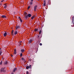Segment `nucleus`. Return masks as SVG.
<instances>
[{"instance_id": "obj_14", "label": "nucleus", "mask_w": 74, "mask_h": 74, "mask_svg": "<svg viewBox=\"0 0 74 74\" xmlns=\"http://www.w3.org/2000/svg\"><path fill=\"white\" fill-rule=\"evenodd\" d=\"M2 18H7V17L6 16H5V15H3L2 16Z\"/></svg>"}, {"instance_id": "obj_27", "label": "nucleus", "mask_w": 74, "mask_h": 74, "mask_svg": "<svg viewBox=\"0 0 74 74\" xmlns=\"http://www.w3.org/2000/svg\"><path fill=\"white\" fill-rule=\"evenodd\" d=\"M30 8V6H29L28 7V9L29 10V8Z\"/></svg>"}, {"instance_id": "obj_17", "label": "nucleus", "mask_w": 74, "mask_h": 74, "mask_svg": "<svg viewBox=\"0 0 74 74\" xmlns=\"http://www.w3.org/2000/svg\"><path fill=\"white\" fill-rule=\"evenodd\" d=\"M32 48H33L34 49H36V48H35V45H33L32 46Z\"/></svg>"}, {"instance_id": "obj_43", "label": "nucleus", "mask_w": 74, "mask_h": 74, "mask_svg": "<svg viewBox=\"0 0 74 74\" xmlns=\"http://www.w3.org/2000/svg\"><path fill=\"white\" fill-rule=\"evenodd\" d=\"M1 49V48L0 47V50Z\"/></svg>"}, {"instance_id": "obj_20", "label": "nucleus", "mask_w": 74, "mask_h": 74, "mask_svg": "<svg viewBox=\"0 0 74 74\" xmlns=\"http://www.w3.org/2000/svg\"><path fill=\"white\" fill-rule=\"evenodd\" d=\"M6 36H7V33L5 32L4 34V37H6Z\"/></svg>"}, {"instance_id": "obj_1", "label": "nucleus", "mask_w": 74, "mask_h": 74, "mask_svg": "<svg viewBox=\"0 0 74 74\" xmlns=\"http://www.w3.org/2000/svg\"><path fill=\"white\" fill-rule=\"evenodd\" d=\"M41 30H40L39 33V34L40 35H38L37 36L38 41L39 42H40L41 41V37H42V35L41 34H41Z\"/></svg>"}, {"instance_id": "obj_5", "label": "nucleus", "mask_w": 74, "mask_h": 74, "mask_svg": "<svg viewBox=\"0 0 74 74\" xmlns=\"http://www.w3.org/2000/svg\"><path fill=\"white\" fill-rule=\"evenodd\" d=\"M33 0H31V1L30 2L29 5L32 6L33 5Z\"/></svg>"}, {"instance_id": "obj_33", "label": "nucleus", "mask_w": 74, "mask_h": 74, "mask_svg": "<svg viewBox=\"0 0 74 74\" xmlns=\"http://www.w3.org/2000/svg\"><path fill=\"white\" fill-rule=\"evenodd\" d=\"M19 44H20V45H21L22 44V43H20V42H19Z\"/></svg>"}, {"instance_id": "obj_41", "label": "nucleus", "mask_w": 74, "mask_h": 74, "mask_svg": "<svg viewBox=\"0 0 74 74\" xmlns=\"http://www.w3.org/2000/svg\"><path fill=\"white\" fill-rule=\"evenodd\" d=\"M11 74H14V73H11Z\"/></svg>"}, {"instance_id": "obj_22", "label": "nucleus", "mask_w": 74, "mask_h": 74, "mask_svg": "<svg viewBox=\"0 0 74 74\" xmlns=\"http://www.w3.org/2000/svg\"><path fill=\"white\" fill-rule=\"evenodd\" d=\"M27 13L26 12H24V15H27Z\"/></svg>"}, {"instance_id": "obj_21", "label": "nucleus", "mask_w": 74, "mask_h": 74, "mask_svg": "<svg viewBox=\"0 0 74 74\" xmlns=\"http://www.w3.org/2000/svg\"><path fill=\"white\" fill-rule=\"evenodd\" d=\"M38 28H37V29H34V32H37V31H38Z\"/></svg>"}, {"instance_id": "obj_9", "label": "nucleus", "mask_w": 74, "mask_h": 74, "mask_svg": "<svg viewBox=\"0 0 74 74\" xmlns=\"http://www.w3.org/2000/svg\"><path fill=\"white\" fill-rule=\"evenodd\" d=\"M20 28H21V27H20V26H19V25L17 26L16 27V30H17V29H20Z\"/></svg>"}, {"instance_id": "obj_3", "label": "nucleus", "mask_w": 74, "mask_h": 74, "mask_svg": "<svg viewBox=\"0 0 74 74\" xmlns=\"http://www.w3.org/2000/svg\"><path fill=\"white\" fill-rule=\"evenodd\" d=\"M5 67L1 68V73H5Z\"/></svg>"}, {"instance_id": "obj_40", "label": "nucleus", "mask_w": 74, "mask_h": 74, "mask_svg": "<svg viewBox=\"0 0 74 74\" xmlns=\"http://www.w3.org/2000/svg\"><path fill=\"white\" fill-rule=\"evenodd\" d=\"M20 42L21 43H22V41H20Z\"/></svg>"}, {"instance_id": "obj_25", "label": "nucleus", "mask_w": 74, "mask_h": 74, "mask_svg": "<svg viewBox=\"0 0 74 74\" xmlns=\"http://www.w3.org/2000/svg\"><path fill=\"white\" fill-rule=\"evenodd\" d=\"M31 67H32V65H29V68L30 69H31Z\"/></svg>"}, {"instance_id": "obj_10", "label": "nucleus", "mask_w": 74, "mask_h": 74, "mask_svg": "<svg viewBox=\"0 0 74 74\" xmlns=\"http://www.w3.org/2000/svg\"><path fill=\"white\" fill-rule=\"evenodd\" d=\"M44 3H43V6H44V7H45V6H46V5H45L46 3H45V0H44Z\"/></svg>"}, {"instance_id": "obj_6", "label": "nucleus", "mask_w": 74, "mask_h": 74, "mask_svg": "<svg viewBox=\"0 0 74 74\" xmlns=\"http://www.w3.org/2000/svg\"><path fill=\"white\" fill-rule=\"evenodd\" d=\"M38 6L37 5H35L34 7V11H36V10H37V7Z\"/></svg>"}, {"instance_id": "obj_8", "label": "nucleus", "mask_w": 74, "mask_h": 74, "mask_svg": "<svg viewBox=\"0 0 74 74\" xmlns=\"http://www.w3.org/2000/svg\"><path fill=\"white\" fill-rule=\"evenodd\" d=\"M4 8L5 9L7 7V4L5 3L4 4Z\"/></svg>"}, {"instance_id": "obj_26", "label": "nucleus", "mask_w": 74, "mask_h": 74, "mask_svg": "<svg viewBox=\"0 0 74 74\" xmlns=\"http://www.w3.org/2000/svg\"><path fill=\"white\" fill-rule=\"evenodd\" d=\"M22 53H21L20 54V57H22Z\"/></svg>"}, {"instance_id": "obj_29", "label": "nucleus", "mask_w": 74, "mask_h": 74, "mask_svg": "<svg viewBox=\"0 0 74 74\" xmlns=\"http://www.w3.org/2000/svg\"><path fill=\"white\" fill-rule=\"evenodd\" d=\"M26 74H29V71H27Z\"/></svg>"}, {"instance_id": "obj_30", "label": "nucleus", "mask_w": 74, "mask_h": 74, "mask_svg": "<svg viewBox=\"0 0 74 74\" xmlns=\"http://www.w3.org/2000/svg\"><path fill=\"white\" fill-rule=\"evenodd\" d=\"M42 45V43H40V46H41Z\"/></svg>"}, {"instance_id": "obj_13", "label": "nucleus", "mask_w": 74, "mask_h": 74, "mask_svg": "<svg viewBox=\"0 0 74 74\" xmlns=\"http://www.w3.org/2000/svg\"><path fill=\"white\" fill-rule=\"evenodd\" d=\"M14 54L15 55L16 54V49H15L14 51Z\"/></svg>"}, {"instance_id": "obj_23", "label": "nucleus", "mask_w": 74, "mask_h": 74, "mask_svg": "<svg viewBox=\"0 0 74 74\" xmlns=\"http://www.w3.org/2000/svg\"><path fill=\"white\" fill-rule=\"evenodd\" d=\"M29 66H26V69H29Z\"/></svg>"}, {"instance_id": "obj_31", "label": "nucleus", "mask_w": 74, "mask_h": 74, "mask_svg": "<svg viewBox=\"0 0 74 74\" xmlns=\"http://www.w3.org/2000/svg\"><path fill=\"white\" fill-rule=\"evenodd\" d=\"M20 21H21V22H22V20L21 19L20 20Z\"/></svg>"}, {"instance_id": "obj_34", "label": "nucleus", "mask_w": 74, "mask_h": 74, "mask_svg": "<svg viewBox=\"0 0 74 74\" xmlns=\"http://www.w3.org/2000/svg\"><path fill=\"white\" fill-rule=\"evenodd\" d=\"M4 1V0H2L1 1V2H3Z\"/></svg>"}, {"instance_id": "obj_12", "label": "nucleus", "mask_w": 74, "mask_h": 74, "mask_svg": "<svg viewBox=\"0 0 74 74\" xmlns=\"http://www.w3.org/2000/svg\"><path fill=\"white\" fill-rule=\"evenodd\" d=\"M32 42H33V40L32 39H30L29 41V44H31Z\"/></svg>"}, {"instance_id": "obj_28", "label": "nucleus", "mask_w": 74, "mask_h": 74, "mask_svg": "<svg viewBox=\"0 0 74 74\" xmlns=\"http://www.w3.org/2000/svg\"><path fill=\"white\" fill-rule=\"evenodd\" d=\"M18 19H19V20H21V17H18Z\"/></svg>"}, {"instance_id": "obj_37", "label": "nucleus", "mask_w": 74, "mask_h": 74, "mask_svg": "<svg viewBox=\"0 0 74 74\" xmlns=\"http://www.w3.org/2000/svg\"><path fill=\"white\" fill-rule=\"evenodd\" d=\"M14 14H15V12H14Z\"/></svg>"}, {"instance_id": "obj_32", "label": "nucleus", "mask_w": 74, "mask_h": 74, "mask_svg": "<svg viewBox=\"0 0 74 74\" xmlns=\"http://www.w3.org/2000/svg\"><path fill=\"white\" fill-rule=\"evenodd\" d=\"M0 64H2V61H1L0 63Z\"/></svg>"}, {"instance_id": "obj_19", "label": "nucleus", "mask_w": 74, "mask_h": 74, "mask_svg": "<svg viewBox=\"0 0 74 74\" xmlns=\"http://www.w3.org/2000/svg\"><path fill=\"white\" fill-rule=\"evenodd\" d=\"M21 52L22 53H23V52H25V50L23 49H21Z\"/></svg>"}, {"instance_id": "obj_7", "label": "nucleus", "mask_w": 74, "mask_h": 74, "mask_svg": "<svg viewBox=\"0 0 74 74\" xmlns=\"http://www.w3.org/2000/svg\"><path fill=\"white\" fill-rule=\"evenodd\" d=\"M72 24H73V25H74V16L72 17Z\"/></svg>"}, {"instance_id": "obj_4", "label": "nucleus", "mask_w": 74, "mask_h": 74, "mask_svg": "<svg viewBox=\"0 0 74 74\" xmlns=\"http://www.w3.org/2000/svg\"><path fill=\"white\" fill-rule=\"evenodd\" d=\"M35 46V49H36V50H38V44H36V45H34Z\"/></svg>"}, {"instance_id": "obj_2", "label": "nucleus", "mask_w": 74, "mask_h": 74, "mask_svg": "<svg viewBox=\"0 0 74 74\" xmlns=\"http://www.w3.org/2000/svg\"><path fill=\"white\" fill-rule=\"evenodd\" d=\"M32 16V14H29L27 15H25L24 17V19L25 20H26L27 18H30Z\"/></svg>"}, {"instance_id": "obj_11", "label": "nucleus", "mask_w": 74, "mask_h": 74, "mask_svg": "<svg viewBox=\"0 0 74 74\" xmlns=\"http://www.w3.org/2000/svg\"><path fill=\"white\" fill-rule=\"evenodd\" d=\"M17 69L16 68H15L14 69L13 71V72H15V71H16V70H17Z\"/></svg>"}, {"instance_id": "obj_42", "label": "nucleus", "mask_w": 74, "mask_h": 74, "mask_svg": "<svg viewBox=\"0 0 74 74\" xmlns=\"http://www.w3.org/2000/svg\"><path fill=\"white\" fill-rule=\"evenodd\" d=\"M0 5H1V4L0 3Z\"/></svg>"}, {"instance_id": "obj_15", "label": "nucleus", "mask_w": 74, "mask_h": 74, "mask_svg": "<svg viewBox=\"0 0 74 74\" xmlns=\"http://www.w3.org/2000/svg\"><path fill=\"white\" fill-rule=\"evenodd\" d=\"M35 18V15H34L33 16H32L31 17L32 20H33L34 18Z\"/></svg>"}, {"instance_id": "obj_36", "label": "nucleus", "mask_w": 74, "mask_h": 74, "mask_svg": "<svg viewBox=\"0 0 74 74\" xmlns=\"http://www.w3.org/2000/svg\"><path fill=\"white\" fill-rule=\"evenodd\" d=\"M2 53V52H0V55H1V53Z\"/></svg>"}, {"instance_id": "obj_24", "label": "nucleus", "mask_w": 74, "mask_h": 74, "mask_svg": "<svg viewBox=\"0 0 74 74\" xmlns=\"http://www.w3.org/2000/svg\"><path fill=\"white\" fill-rule=\"evenodd\" d=\"M7 63H8V62H7V61H5V63H4V64H5V65H6V64H7Z\"/></svg>"}, {"instance_id": "obj_39", "label": "nucleus", "mask_w": 74, "mask_h": 74, "mask_svg": "<svg viewBox=\"0 0 74 74\" xmlns=\"http://www.w3.org/2000/svg\"><path fill=\"white\" fill-rule=\"evenodd\" d=\"M31 59H29V61H31Z\"/></svg>"}, {"instance_id": "obj_16", "label": "nucleus", "mask_w": 74, "mask_h": 74, "mask_svg": "<svg viewBox=\"0 0 74 74\" xmlns=\"http://www.w3.org/2000/svg\"><path fill=\"white\" fill-rule=\"evenodd\" d=\"M17 31H15L14 32V34H15V35H16V34H17Z\"/></svg>"}, {"instance_id": "obj_38", "label": "nucleus", "mask_w": 74, "mask_h": 74, "mask_svg": "<svg viewBox=\"0 0 74 74\" xmlns=\"http://www.w3.org/2000/svg\"><path fill=\"white\" fill-rule=\"evenodd\" d=\"M71 26L72 27H74V25H71Z\"/></svg>"}, {"instance_id": "obj_18", "label": "nucleus", "mask_w": 74, "mask_h": 74, "mask_svg": "<svg viewBox=\"0 0 74 74\" xmlns=\"http://www.w3.org/2000/svg\"><path fill=\"white\" fill-rule=\"evenodd\" d=\"M13 33H14V30H12L11 32L12 35V36H14V34Z\"/></svg>"}, {"instance_id": "obj_35", "label": "nucleus", "mask_w": 74, "mask_h": 74, "mask_svg": "<svg viewBox=\"0 0 74 74\" xmlns=\"http://www.w3.org/2000/svg\"><path fill=\"white\" fill-rule=\"evenodd\" d=\"M21 59H22V60H24V58H22Z\"/></svg>"}]
</instances>
